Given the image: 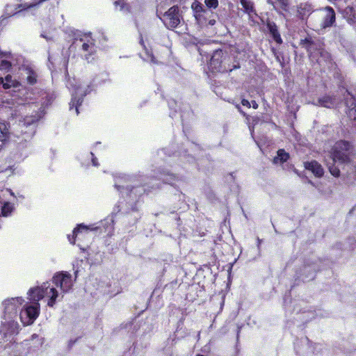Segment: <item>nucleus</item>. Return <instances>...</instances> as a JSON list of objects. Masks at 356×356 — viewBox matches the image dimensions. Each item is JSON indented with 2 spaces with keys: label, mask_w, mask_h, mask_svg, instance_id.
Masks as SVG:
<instances>
[{
  "label": "nucleus",
  "mask_w": 356,
  "mask_h": 356,
  "mask_svg": "<svg viewBox=\"0 0 356 356\" xmlns=\"http://www.w3.org/2000/svg\"><path fill=\"white\" fill-rule=\"evenodd\" d=\"M60 297L62 298L63 295L52 282H43L40 286L31 288L27 291V298L30 302L24 305L19 312L21 322L24 325H29L35 321L40 311L39 300L45 299L47 305L52 307Z\"/></svg>",
  "instance_id": "1"
},
{
  "label": "nucleus",
  "mask_w": 356,
  "mask_h": 356,
  "mask_svg": "<svg viewBox=\"0 0 356 356\" xmlns=\"http://www.w3.org/2000/svg\"><path fill=\"white\" fill-rule=\"evenodd\" d=\"M24 302L22 297L5 299L2 302L3 314L0 327V346L6 348L15 342V335L18 333L17 322L19 307Z\"/></svg>",
  "instance_id": "2"
},
{
  "label": "nucleus",
  "mask_w": 356,
  "mask_h": 356,
  "mask_svg": "<svg viewBox=\"0 0 356 356\" xmlns=\"http://www.w3.org/2000/svg\"><path fill=\"white\" fill-rule=\"evenodd\" d=\"M352 152V146L348 142L340 140L334 144L330 152L332 163L327 162V163L329 170L333 176L339 177L340 174L339 168L334 166V163H346L349 162Z\"/></svg>",
  "instance_id": "3"
},
{
  "label": "nucleus",
  "mask_w": 356,
  "mask_h": 356,
  "mask_svg": "<svg viewBox=\"0 0 356 356\" xmlns=\"http://www.w3.org/2000/svg\"><path fill=\"white\" fill-rule=\"evenodd\" d=\"M67 86L72 92V100L70 104V109L75 108L76 115L79 113V107L81 106L83 97L88 92L81 84H78L75 79L69 80Z\"/></svg>",
  "instance_id": "4"
},
{
  "label": "nucleus",
  "mask_w": 356,
  "mask_h": 356,
  "mask_svg": "<svg viewBox=\"0 0 356 356\" xmlns=\"http://www.w3.org/2000/svg\"><path fill=\"white\" fill-rule=\"evenodd\" d=\"M303 42L307 44V49L312 61L316 60L320 65L324 63H327L330 61V54L324 50L320 45L312 42L308 38L303 40Z\"/></svg>",
  "instance_id": "5"
},
{
  "label": "nucleus",
  "mask_w": 356,
  "mask_h": 356,
  "mask_svg": "<svg viewBox=\"0 0 356 356\" xmlns=\"http://www.w3.org/2000/svg\"><path fill=\"white\" fill-rule=\"evenodd\" d=\"M74 281L75 279L73 280L71 274L67 271L56 273L51 280L52 284L60 289V294L68 293L71 290Z\"/></svg>",
  "instance_id": "6"
},
{
  "label": "nucleus",
  "mask_w": 356,
  "mask_h": 356,
  "mask_svg": "<svg viewBox=\"0 0 356 356\" xmlns=\"http://www.w3.org/2000/svg\"><path fill=\"white\" fill-rule=\"evenodd\" d=\"M160 18L168 29H173L177 27L181 22L179 8L175 6H172Z\"/></svg>",
  "instance_id": "7"
},
{
  "label": "nucleus",
  "mask_w": 356,
  "mask_h": 356,
  "mask_svg": "<svg viewBox=\"0 0 356 356\" xmlns=\"http://www.w3.org/2000/svg\"><path fill=\"white\" fill-rule=\"evenodd\" d=\"M191 8L197 22L202 26L207 24V20L213 15L212 11L204 8L203 5L198 1L193 2Z\"/></svg>",
  "instance_id": "8"
},
{
  "label": "nucleus",
  "mask_w": 356,
  "mask_h": 356,
  "mask_svg": "<svg viewBox=\"0 0 356 356\" xmlns=\"http://www.w3.org/2000/svg\"><path fill=\"white\" fill-rule=\"evenodd\" d=\"M40 116L26 117L23 121L19 124L20 131L23 135V140L25 141L31 138L35 133L33 124L39 120Z\"/></svg>",
  "instance_id": "9"
},
{
  "label": "nucleus",
  "mask_w": 356,
  "mask_h": 356,
  "mask_svg": "<svg viewBox=\"0 0 356 356\" xmlns=\"http://www.w3.org/2000/svg\"><path fill=\"white\" fill-rule=\"evenodd\" d=\"M79 42L81 43V49L85 53L83 56L88 62L92 60L90 57L92 56L96 51V47L95 45V40L91 36L90 33H84L81 35Z\"/></svg>",
  "instance_id": "10"
},
{
  "label": "nucleus",
  "mask_w": 356,
  "mask_h": 356,
  "mask_svg": "<svg viewBox=\"0 0 356 356\" xmlns=\"http://www.w3.org/2000/svg\"><path fill=\"white\" fill-rule=\"evenodd\" d=\"M97 228V227H93V225L86 226L82 224L79 225L78 227L74 228V229L73 230V234L72 237L70 235L68 236L69 241L71 243L74 244L75 238L80 240L82 238H84L86 235H88L89 231L95 230Z\"/></svg>",
  "instance_id": "11"
},
{
  "label": "nucleus",
  "mask_w": 356,
  "mask_h": 356,
  "mask_svg": "<svg viewBox=\"0 0 356 356\" xmlns=\"http://www.w3.org/2000/svg\"><path fill=\"white\" fill-rule=\"evenodd\" d=\"M335 22V13L331 7H326L323 10L321 26L325 29L331 26Z\"/></svg>",
  "instance_id": "12"
},
{
  "label": "nucleus",
  "mask_w": 356,
  "mask_h": 356,
  "mask_svg": "<svg viewBox=\"0 0 356 356\" xmlns=\"http://www.w3.org/2000/svg\"><path fill=\"white\" fill-rule=\"evenodd\" d=\"M19 70L22 72V75L26 76L28 83L33 85L36 83L38 79V74L36 70L31 65H26L19 67Z\"/></svg>",
  "instance_id": "13"
},
{
  "label": "nucleus",
  "mask_w": 356,
  "mask_h": 356,
  "mask_svg": "<svg viewBox=\"0 0 356 356\" xmlns=\"http://www.w3.org/2000/svg\"><path fill=\"white\" fill-rule=\"evenodd\" d=\"M346 104L348 107V115L350 119L356 120V100L349 92L347 94Z\"/></svg>",
  "instance_id": "14"
},
{
  "label": "nucleus",
  "mask_w": 356,
  "mask_h": 356,
  "mask_svg": "<svg viewBox=\"0 0 356 356\" xmlns=\"http://www.w3.org/2000/svg\"><path fill=\"white\" fill-rule=\"evenodd\" d=\"M222 52L220 50L216 51L211 60L209 66L210 68L213 71H220L221 70V63L222 60H220L222 57Z\"/></svg>",
  "instance_id": "15"
},
{
  "label": "nucleus",
  "mask_w": 356,
  "mask_h": 356,
  "mask_svg": "<svg viewBox=\"0 0 356 356\" xmlns=\"http://www.w3.org/2000/svg\"><path fill=\"white\" fill-rule=\"evenodd\" d=\"M305 167L307 170H310L315 176L318 177L323 176L324 173L322 166L316 161L305 162Z\"/></svg>",
  "instance_id": "16"
},
{
  "label": "nucleus",
  "mask_w": 356,
  "mask_h": 356,
  "mask_svg": "<svg viewBox=\"0 0 356 356\" xmlns=\"http://www.w3.org/2000/svg\"><path fill=\"white\" fill-rule=\"evenodd\" d=\"M79 160L84 166H88L92 163V165L94 166H98L97 159L95 157L92 152H87L86 154H81L79 156Z\"/></svg>",
  "instance_id": "17"
},
{
  "label": "nucleus",
  "mask_w": 356,
  "mask_h": 356,
  "mask_svg": "<svg viewBox=\"0 0 356 356\" xmlns=\"http://www.w3.org/2000/svg\"><path fill=\"white\" fill-rule=\"evenodd\" d=\"M313 11V8L311 5L305 3H300L298 7V16L302 19H306Z\"/></svg>",
  "instance_id": "18"
},
{
  "label": "nucleus",
  "mask_w": 356,
  "mask_h": 356,
  "mask_svg": "<svg viewBox=\"0 0 356 356\" xmlns=\"http://www.w3.org/2000/svg\"><path fill=\"white\" fill-rule=\"evenodd\" d=\"M336 99L330 96H323L318 100V106L326 108H332L336 105Z\"/></svg>",
  "instance_id": "19"
},
{
  "label": "nucleus",
  "mask_w": 356,
  "mask_h": 356,
  "mask_svg": "<svg viewBox=\"0 0 356 356\" xmlns=\"http://www.w3.org/2000/svg\"><path fill=\"white\" fill-rule=\"evenodd\" d=\"M267 26H268V30H269L270 34L272 35L273 39L275 40V41L278 44H281L282 42V40L279 33L277 27L275 25V23H268Z\"/></svg>",
  "instance_id": "20"
},
{
  "label": "nucleus",
  "mask_w": 356,
  "mask_h": 356,
  "mask_svg": "<svg viewBox=\"0 0 356 356\" xmlns=\"http://www.w3.org/2000/svg\"><path fill=\"white\" fill-rule=\"evenodd\" d=\"M240 2L244 9V11L250 16L252 15H256L252 1L250 0H240Z\"/></svg>",
  "instance_id": "21"
},
{
  "label": "nucleus",
  "mask_w": 356,
  "mask_h": 356,
  "mask_svg": "<svg viewBox=\"0 0 356 356\" xmlns=\"http://www.w3.org/2000/svg\"><path fill=\"white\" fill-rule=\"evenodd\" d=\"M19 86V82L15 79H13V76L10 74H8L5 77V83H3V88L5 89L10 88L11 87H18Z\"/></svg>",
  "instance_id": "22"
},
{
  "label": "nucleus",
  "mask_w": 356,
  "mask_h": 356,
  "mask_svg": "<svg viewBox=\"0 0 356 356\" xmlns=\"http://www.w3.org/2000/svg\"><path fill=\"white\" fill-rule=\"evenodd\" d=\"M289 156V154L284 149H280L277 151V156L274 158L273 162L276 164L282 163L287 161Z\"/></svg>",
  "instance_id": "23"
},
{
  "label": "nucleus",
  "mask_w": 356,
  "mask_h": 356,
  "mask_svg": "<svg viewBox=\"0 0 356 356\" xmlns=\"http://www.w3.org/2000/svg\"><path fill=\"white\" fill-rule=\"evenodd\" d=\"M126 179V177H119L118 179H117L115 181V187L120 191V193L123 195L124 193H126L127 195H128V193L129 192H131V190H129V186H127L126 188H124V186L122 185H120L121 182L124 180Z\"/></svg>",
  "instance_id": "24"
},
{
  "label": "nucleus",
  "mask_w": 356,
  "mask_h": 356,
  "mask_svg": "<svg viewBox=\"0 0 356 356\" xmlns=\"http://www.w3.org/2000/svg\"><path fill=\"white\" fill-rule=\"evenodd\" d=\"M140 42L141 45H143L145 48V57H143V59L146 60L147 61H150L152 63H157L156 61L155 60V58L154 57V56L145 47L143 39H140Z\"/></svg>",
  "instance_id": "25"
},
{
  "label": "nucleus",
  "mask_w": 356,
  "mask_h": 356,
  "mask_svg": "<svg viewBox=\"0 0 356 356\" xmlns=\"http://www.w3.org/2000/svg\"><path fill=\"white\" fill-rule=\"evenodd\" d=\"M12 64L10 61L6 60H0V70H9Z\"/></svg>",
  "instance_id": "26"
},
{
  "label": "nucleus",
  "mask_w": 356,
  "mask_h": 356,
  "mask_svg": "<svg viewBox=\"0 0 356 356\" xmlns=\"http://www.w3.org/2000/svg\"><path fill=\"white\" fill-rule=\"evenodd\" d=\"M104 226L106 225V232H108V234L112 232L113 229V220H106L104 222H102Z\"/></svg>",
  "instance_id": "27"
},
{
  "label": "nucleus",
  "mask_w": 356,
  "mask_h": 356,
  "mask_svg": "<svg viewBox=\"0 0 356 356\" xmlns=\"http://www.w3.org/2000/svg\"><path fill=\"white\" fill-rule=\"evenodd\" d=\"M35 0H32V1L29 3H24V4H18L17 5V8H19L20 9V10H19L18 13H21V11L24 10H26V9H29V8H33L37 5H38L39 3H37L33 6H31V7H29V5L35 2ZM37 1H38L39 0H36Z\"/></svg>",
  "instance_id": "28"
},
{
  "label": "nucleus",
  "mask_w": 356,
  "mask_h": 356,
  "mask_svg": "<svg viewBox=\"0 0 356 356\" xmlns=\"http://www.w3.org/2000/svg\"><path fill=\"white\" fill-rule=\"evenodd\" d=\"M166 177H163V181L168 183L169 184H174V180L175 179V176L173 175H164Z\"/></svg>",
  "instance_id": "29"
},
{
  "label": "nucleus",
  "mask_w": 356,
  "mask_h": 356,
  "mask_svg": "<svg viewBox=\"0 0 356 356\" xmlns=\"http://www.w3.org/2000/svg\"><path fill=\"white\" fill-rule=\"evenodd\" d=\"M204 3L208 8H216L218 6V0H204Z\"/></svg>",
  "instance_id": "30"
},
{
  "label": "nucleus",
  "mask_w": 356,
  "mask_h": 356,
  "mask_svg": "<svg viewBox=\"0 0 356 356\" xmlns=\"http://www.w3.org/2000/svg\"><path fill=\"white\" fill-rule=\"evenodd\" d=\"M279 2L280 3V4L282 6V8L284 10H287L288 0H279Z\"/></svg>",
  "instance_id": "31"
},
{
  "label": "nucleus",
  "mask_w": 356,
  "mask_h": 356,
  "mask_svg": "<svg viewBox=\"0 0 356 356\" xmlns=\"http://www.w3.org/2000/svg\"><path fill=\"white\" fill-rule=\"evenodd\" d=\"M241 104L245 106H247L248 108H250L251 106V104L250 103V102L247 99H243L241 101Z\"/></svg>",
  "instance_id": "32"
},
{
  "label": "nucleus",
  "mask_w": 356,
  "mask_h": 356,
  "mask_svg": "<svg viewBox=\"0 0 356 356\" xmlns=\"http://www.w3.org/2000/svg\"><path fill=\"white\" fill-rule=\"evenodd\" d=\"M216 23V20L215 19H211L210 18H209V19L207 20V24H209V25H214Z\"/></svg>",
  "instance_id": "33"
},
{
  "label": "nucleus",
  "mask_w": 356,
  "mask_h": 356,
  "mask_svg": "<svg viewBox=\"0 0 356 356\" xmlns=\"http://www.w3.org/2000/svg\"><path fill=\"white\" fill-rule=\"evenodd\" d=\"M115 4L116 6H120V10H122L123 8V6L121 3L120 1H116L115 2Z\"/></svg>",
  "instance_id": "34"
},
{
  "label": "nucleus",
  "mask_w": 356,
  "mask_h": 356,
  "mask_svg": "<svg viewBox=\"0 0 356 356\" xmlns=\"http://www.w3.org/2000/svg\"><path fill=\"white\" fill-rule=\"evenodd\" d=\"M252 106L256 109L258 108V104L256 103L255 101H252Z\"/></svg>",
  "instance_id": "35"
},
{
  "label": "nucleus",
  "mask_w": 356,
  "mask_h": 356,
  "mask_svg": "<svg viewBox=\"0 0 356 356\" xmlns=\"http://www.w3.org/2000/svg\"><path fill=\"white\" fill-rule=\"evenodd\" d=\"M3 83H5V79L1 77L0 78V84H2L3 86Z\"/></svg>",
  "instance_id": "36"
},
{
  "label": "nucleus",
  "mask_w": 356,
  "mask_h": 356,
  "mask_svg": "<svg viewBox=\"0 0 356 356\" xmlns=\"http://www.w3.org/2000/svg\"><path fill=\"white\" fill-rule=\"evenodd\" d=\"M38 336L35 335V334H33L32 337L34 338V337H37Z\"/></svg>",
  "instance_id": "37"
},
{
  "label": "nucleus",
  "mask_w": 356,
  "mask_h": 356,
  "mask_svg": "<svg viewBox=\"0 0 356 356\" xmlns=\"http://www.w3.org/2000/svg\"><path fill=\"white\" fill-rule=\"evenodd\" d=\"M41 36L46 38V36L44 34H41Z\"/></svg>",
  "instance_id": "38"
},
{
  "label": "nucleus",
  "mask_w": 356,
  "mask_h": 356,
  "mask_svg": "<svg viewBox=\"0 0 356 356\" xmlns=\"http://www.w3.org/2000/svg\"><path fill=\"white\" fill-rule=\"evenodd\" d=\"M5 192L6 193H10V191L7 189Z\"/></svg>",
  "instance_id": "39"
},
{
  "label": "nucleus",
  "mask_w": 356,
  "mask_h": 356,
  "mask_svg": "<svg viewBox=\"0 0 356 356\" xmlns=\"http://www.w3.org/2000/svg\"><path fill=\"white\" fill-rule=\"evenodd\" d=\"M76 273H77V270H76V271H75V274H76V275H75V278L76 277Z\"/></svg>",
  "instance_id": "40"
},
{
  "label": "nucleus",
  "mask_w": 356,
  "mask_h": 356,
  "mask_svg": "<svg viewBox=\"0 0 356 356\" xmlns=\"http://www.w3.org/2000/svg\"><path fill=\"white\" fill-rule=\"evenodd\" d=\"M197 356H204V355H197Z\"/></svg>",
  "instance_id": "41"
}]
</instances>
